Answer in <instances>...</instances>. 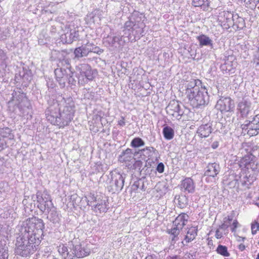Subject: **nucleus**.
Wrapping results in <instances>:
<instances>
[{
  "label": "nucleus",
  "mask_w": 259,
  "mask_h": 259,
  "mask_svg": "<svg viewBox=\"0 0 259 259\" xmlns=\"http://www.w3.org/2000/svg\"><path fill=\"white\" fill-rule=\"evenodd\" d=\"M58 65H60L61 66H63L65 68H69L72 69L70 65V60L68 58H64L60 60Z\"/></svg>",
  "instance_id": "46"
},
{
  "label": "nucleus",
  "mask_w": 259,
  "mask_h": 259,
  "mask_svg": "<svg viewBox=\"0 0 259 259\" xmlns=\"http://www.w3.org/2000/svg\"><path fill=\"white\" fill-rule=\"evenodd\" d=\"M145 142L140 137L134 138L131 142V146L134 148H137L145 145Z\"/></svg>",
  "instance_id": "39"
},
{
  "label": "nucleus",
  "mask_w": 259,
  "mask_h": 259,
  "mask_svg": "<svg viewBox=\"0 0 259 259\" xmlns=\"http://www.w3.org/2000/svg\"><path fill=\"white\" fill-rule=\"evenodd\" d=\"M181 188L183 191L189 193H193L195 190L194 181L190 178H186L181 182Z\"/></svg>",
  "instance_id": "21"
},
{
  "label": "nucleus",
  "mask_w": 259,
  "mask_h": 259,
  "mask_svg": "<svg viewBox=\"0 0 259 259\" xmlns=\"http://www.w3.org/2000/svg\"><path fill=\"white\" fill-rule=\"evenodd\" d=\"M164 165L162 162H159L158 163L156 170L160 174L163 172L164 170Z\"/></svg>",
  "instance_id": "51"
},
{
  "label": "nucleus",
  "mask_w": 259,
  "mask_h": 259,
  "mask_svg": "<svg viewBox=\"0 0 259 259\" xmlns=\"http://www.w3.org/2000/svg\"><path fill=\"white\" fill-rule=\"evenodd\" d=\"M36 200L38 202L37 207L40 211L45 212L52 208L54 206L51 200V196L46 191H38L36 194Z\"/></svg>",
  "instance_id": "8"
},
{
  "label": "nucleus",
  "mask_w": 259,
  "mask_h": 259,
  "mask_svg": "<svg viewBox=\"0 0 259 259\" xmlns=\"http://www.w3.org/2000/svg\"><path fill=\"white\" fill-rule=\"evenodd\" d=\"M157 151L156 149L152 146H147L138 150H136L134 152L135 155H139L142 159H144L148 162L153 157V154H155Z\"/></svg>",
  "instance_id": "16"
},
{
  "label": "nucleus",
  "mask_w": 259,
  "mask_h": 259,
  "mask_svg": "<svg viewBox=\"0 0 259 259\" xmlns=\"http://www.w3.org/2000/svg\"><path fill=\"white\" fill-rule=\"evenodd\" d=\"M162 133L164 138L167 140L173 139L175 135L174 130L169 126H166L163 128Z\"/></svg>",
  "instance_id": "36"
},
{
  "label": "nucleus",
  "mask_w": 259,
  "mask_h": 259,
  "mask_svg": "<svg viewBox=\"0 0 259 259\" xmlns=\"http://www.w3.org/2000/svg\"><path fill=\"white\" fill-rule=\"evenodd\" d=\"M234 102L230 97H220L218 100L215 108L222 113L231 112L234 108Z\"/></svg>",
  "instance_id": "12"
},
{
  "label": "nucleus",
  "mask_w": 259,
  "mask_h": 259,
  "mask_svg": "<svg viewBox=\"0 0 259 259\" xmlns=\"http://www.w3.org/2000/svg\"><path fill=\"white\" fill-rule=\"evenodd\" d=\"M188 218L189 217L187 214L185 213H181L177 217L174 222V224L175 226H178L182 229L186 225Z\"/></svg>",
  "instance_id": "29"
},
{
  "label": "nucleus",
  "mask_w": 259,
  "mask_h": 259,
  "mask_svg": "<svg viewBox=\"0 0 259 259\" xmlns=\"http://www.w3.org/2000/svg\"><path fill=\"white\" fill-rule=\"evenodd\" d=\"M108 200L105 198H101L100 197L95 196L94 195L90 197L88 200V205L92 207V209L96 212H106L109 209Z\"/></svg>",
  "instance_id": "5"
},
{
  "label": "nucleus",
  "mask_w": 259,
  "mask_h": 259,
  "mask_svg": "<svg viewBox=\"0 0 259 259\" xmlns=\"http://www.w3.org/2000/svg\"><path fill=\"white\" fill-rule=\"evenodd\" d=\"M252 62L255 67L259 68V44L258 45L256 50L253 53Z\"/></svg>",
  "instance_id": "43"
},
{
  "label": "nucleus",
  "mask_w": 259,
  "mask_h": 259,
  "mask_svg": "<svg viewBox=\"0 0 259 259\" xmlns=\"http://www.w3.org/2000/svg\"><path fill=\"white\" fill-rule=\"evenodd\" d=\"M74 75L75 72L72 71V74L69 75L66 79V82H68L71 86H75L76 84V80L74 77Z\"/></svg>",
  "instance_id": "47"
},
{
  "label": "nucleus",
  "mask_w": 259,
  "mask_h": 259,
  "mask_svg": "<svg viewBox=\"0 0 259 259\" xmlns=\"http://www.w3.org/2000/svg\"><path fill=\"white\" fill-rule=\"evenodd\" d=\"M238 109L242 117H246L252 110L251 103L248 98L244 97L239 102Z\"/></svg>",
  "instance_id": "15"
},
{
  "label": "nucleus",
  "mask_w": 259,
  "mask_h": 259,
  "mask_svg": "<svg viewBox=\"0 0 259 259\" xmlns=\"http://www.w3.org/2000/svg\"><path fill=\"white\" fill-rule=\"evenodd\" d=\"M197 39L199 41L200 47L209 46L211 48H213L212 40L207 35H200L197 37Z\"/></svg>",
  "instance_id": "30"
},
{
  "label": "nucleus",
  "mask_w": 259,
  "mask_h": 259,
  "mask_svg": "<svg viewBox=\"0 0 259 259\" xmlns=\"http://www.w3.org/2000/svg\"><path fill=\"white\" fill-rule=\"evenodd\" d=\"M186 255L187 256V257H186V259L188 258V259H195V257L194 256H195V254H191V253H187L186 254Z\"/></svg>",
  "instance_id": "64"
},
{
  "label": "nucleus",
  "mask_w": 259,
  "mask_h": 259,
  "mask_svg": "<svg viewBox=\"0 0 259 259\" xmlns=\"http://www.w3.org/2000/svg\"><path fill=\"white\" fill-rule=\"evenodd\" d=\"M130 18L133 21L135 24H139L138 28H142L144 24H143L142 21V14L137 11H134Z\"/></svg>",
  "instance_id": "31"
},
{
  "label": "nucleus",
  "mask_w": 259,
  "mask_h": 259,
  "mask_svg": "<svg viewBox=\"0 0 259 259\" xmlns=\"http://www.w3.org/2000/svg\"><path fill=\"white\" fill-rule=\"evenodd\" d=\"M234 63L231 61H226L223 64L220 66V69L224 74L229 75L234 73L235 67Z\"/></svg>",
  "instance_id": "25"
},
{
  "label": "nucleus",
  "mask_w": 259,
  "mask_h": 259,
  "mask_svg": "<svg viewBox=\"0 0 259 259\" xmlns=\"http://www.w3.org/2000/svg\"><path fill=\"white\" fill-rule=\"evenodd\" d=\"M254 181L253 177L249 178L245 176L242 180H241L242 186L245 187L247 188H249L250 186L252 184Z\"/></svg>",
  "instance_id": "42"
},
{
  "label": "nucleus",
  "mask_w": 259,
  "mask_h": 259,
  "mask_svg": "<svg viewBox=\"0 0 259 259\" xmlns=\"http://www.w3.org/2000/svg\"><path fill=\"white\" fill-rule=\"evenodd\" d=\"M220 171V167L216 163H209L205 168L204 176L212 178L215 177Z\"/></svg>",
  "instance_id": "22"
},
{
  "label": "nucleus",
  "mask_w": 259,
  "mask_h": 259,
  "mask_svg": "<svg viewBox=\"0 0 259 259\" xmlns=\"http://www.w3.org/2000/svg\"><path fill=\"white\" fill-rule=\"evenodd\" d=\"M0 136L3 138H8L10 140L13 139L14 138L12 130L8 127H0Z\"/></svg>",
  "instance_id": "34"
},
{
  "label": "nucleus",
  "mask_w": 259,
  "mask_h": 259,
  "mask_svg": "<svg viewBox=\"0 0 259 259\" xmlns=\"http://www.w3.org/2000/svg\"><path fill=\"white\" fill-rule=\"evenodd\" d=\"M122 38L123 36L110 32L106 37L103 38V42L110 50L113 51L123 46L124 41Z\"/></svg>",
  "instance_id": "6"
},
{
  "label": "nucleus",
  "mask_w": 259,
  "mask_h": 259,
  "mask_svg": "<svg viewBox=\"0 0 259 259\" xmlns=\"http://www.w3.org/2000/svg\"><path fill=\"white\" fill-rule=\"evenodd\" d=\"M245 168L247 169H250L253 171H257L258 166L256 163V159H254V161H251L248 166H246Z\"/></svg>",
  "instance_id": "49"
},
{
  "label": "nucleus",
  "mask_w": 259,
  "mask_h": 259,
  "mask_svg": "<svg viewBox=\"0 0 259 259\" xmlns=\"http://www.w3.org/2000/svg\"><path fill=\"white\" fill-rule=\"evenodd\" d=\"M217 251L224 256H230V253L228 252L227 247L226 246L219 245L217 248Z\"/></svg>",
  "instance_id": "41"
},
{
  "label": "nucleus",
  "mask_w": 259,
  "mask_h": 259,
  "mask_svg": "<svg viewBox=\"0 0 259 259\" xmlns=\"http://www.w3.org/2000/svg\"><path fill=\"white\" fill-rule=\"evenodd\" d=\"M235 13L229 11H222L219 13L218 21L222 26L225 29H229L234 24L233 18Z\"/></svg>",
  "instance_id": "13"
},
{
  "label": "nucleus",
  "mask_w": 259,
  "mask_h": 259,
  "mask_svg": "<svg viewBox=\"0 0 259 259\" xmlns=\"http://www.w3.org/2000/svg\"><path fill=\"white\" fill-rule=\"evenodd\" d=\"M219 146V142L218 141H214L213 142L211 145V147L212 149H215Z\"/></svg>",
  "instance_id": "63"
},
{
  "label": "nucleus",
  "mask_w": 259,
  "mask_h": 259,
  "mask_svg": "<svg viewBox=\"0 0 259 259\" xmlns=\"http://www.w3.org/2000/svg\"><path fill=\"white\" fill-rule=\"evenodd\" d=\"M69 245L73 246V251L77 258H82L90 254V248L84 242H80L78 238H74L69 242Z\"/></svg>",
  "instance_id": "7"
},
{
  "label": "nucleus",
  "mask_w": 259,
  "mask_h": 259,
  "mask_svg": "<svg viewBox=\"0 0 259 259\" xmlns=\"http://www.w3.org/2000/svg\"><path fill=\"white\" fill-rule=\"evenodd\" d=\"M258 149V147L257 146H253L250 151L248 152V154H250L253 153V154L256 156V154H258L259 152L257 151Z\"/></svg>",
  "instance_id": "59"
},
{
  "label": "nucleus",
  "mask_w": 259,
  "mask_h": 259,
  "mask_svg": "<svg viewBox=\"0 0 259 259\" xmlns=\"http://www.w3.org/2000/svg\"><path fill=\"white\" fill-rule=\"evenodd\" d=\"M136 156L133 150L130 148H127L123 151L118 157V160L122 163H127L132 162L135 160L134 156Z\"/></svg>",
  "instance_id": "20"
},
{
  "label": "nucleus",
  "mask_w": 259,
  "mask_h": 259,
  "mask_svg": "<svg viewBox=\"0 0 259 259\" xmlns=\"http://www.w3.org/2000/svg\"><path fill=\"white\" fill-rule=\"evenodd\" d=\"M72 69L69 68H65L58 65V67L55 69L54 73L56 80L59 83L61 88H63L65 87L66 79L69 75L72 74Z\"/></svg>",
  "instance_id": "11"
},
{
  "label": "nucleus",
  "mask_w": 259,
  "mask_h": 259,
  "mask_svg": "<svg viewBox=\"0 0 259 259\" xmlns=\"http://www.w3.org/2000/svg\"><path fill=\"white\" fill-rule=\"evenodd\" d=\"M134 161H135V162L133 164V168L135 169L138 168L139 169H140V168L143 165V162H142V161L140 160H135Z\"/></svg>",
  "instance_id": "53"
},
{
  "label": "nucleus",
  "mask_w": 259,
  "mask_h": 259,
  "mask_svg": "<svg viewBox=\"0 0 259 259\" xmlns=\"http://www.w3.org/2000/svg\"><path fill=\"white\" fill-rule=\"evenodd\" d=\"M188 94L187 98L193 108H202L209 103V97L205 87H201L198 91H191Z\"/></svg>",
  "instance_id": "4"
},
{
  "label": "nucleus",
  "mask_w": 259,
  "mask_h": 259,
  "mask_svg": "<svg viewBox=\"0 0 259 259\" xmlns=\"http://www.w3.org/2000/svg\"><path fill=\"white\" fill-rule=\"evenodd\" d=\"M257 230H259V224L256 222L251 225V232L253 235L256 234Z\"/></svg>",
  "instance_id": "52"
},
{
  "label": "nucleus",
  "mask_w": 259,
  "mask_h": 259,
  "mask_svg": "<svg viewBox=\"0 0 259 259\" xmlns=\"http://www.w3.org/2000/svg\"><path fill=\"white\" fill-rule=\"evenodd\" d=\"M76 70L79 71L81 75L84 76L89 80H92L94 78L91 67L88 64H79L76 67Z\"/></svg>",
  "instance_id": "19"
},
{
  "label": "nucleus",
  "mask_w": 259,
  "mask_h": 259,
  "mask_svg": "<svg viewBox=\"0 0 259 259\" xmlns=\"http://www.w3.org/2000/svg\"><path fill=\"white\" fill-rule=\"evenodd\" d=\"M40 242V239L20 232L16 238L15 253L23 257H29L37 249Z\"/></svg>",
  "instance_id": "2"
},
{
  "label": "nucleus",
  "mask_w": 259,
  "mask_h": 259,
  "mask_svg": "<svg viewBox=\"0 0 259 259\" xmlns=\"http://www.w3.org/2000/svg\"><path fill=\"white\" fill-rule=\"evenodd\" d=\"M209 0H192V5L195 7H200L203 11H207L210 8Z\"/></svg>",
  "instance_id": "28"
},
{
  "label": "nucleus",
  "mask_w": 259,
  "mask_h": 259,
  "mask_svg": "<svg viewBox=\"0 0 259 259\" xmlns=\"http://www.w3.org/2000/svg\"><path fill=\"white\" fill-rule=\"evenodd\" d=\"M57 27H58V26H57L56 24L52 25L50 27V28H49L50 31L52 35H54L57 32V31H58Z\"/></svg>",
  "instance_id": "57"
},
{
  "label": "nucleus",
  "mask_w": 259,
  "mask_h": 259,
  "mask_svg": "<svg viewBox=\"0 0 259 259\" xmlns=\"http://www.w3.org/2000/svg\"><path fill=\"white\" fill-rule=\"evenodd\" d=\"M175 199L178 200V205L180 208H184L188 204V199L184 195H177Z\"/></svg>",
  "instance_id": "38"
},
{
  "label": "nucleus",
  "mask_w": 259,
  "mask_h": 259,
  "mask_svg": "<svg viewBox=\"0 0 259 259\" xmlns=\"http://www.w3.org/2000/svg\"><path fill=\"white\" fill-rule=\"evenodd\" d=\"M246 124L242 125V128L248 129V133L252 136H256L259 133V114L253 117L251 121L246 120Z\"/></svg>",
  "instance_id": "14"
},
{
  "label": "nucleus",
  "mask_w": 259,
  "mask_h": 259,
  "mask_svg": "<svg viewBox=\"0 0 259 259\" xmlns=\"http://www.w3.org/2000/svg\"><path fill=\"white\" fill-rule=\"evenodd\" d=\"M198 232V228L196 227H191L188 229V230L187 233V235L188 236H191L192 238L195 239L197 235Z\"/></svg>",
  "instance_id": "44"
},
{
  "label": "nucleus",
  "mask_w": 259,
  "mask_h": 259,
  "mask_svg": "<svg viewBox=\"0 0 259 259\" xmlns=\"http://www.w3.org/2000/svg\"><path fill=\"white\" fill-rule=\"evenodd\" d=\"M118 124L122 126L125 125L124 118L123 116H122L121 119L118 121Z\"/></svg>",
  "instance_id": "62"
},
{
  "label": "nucleus",
  "mask_w": 259,
  "mask_h": 259,
  "mask_svg": "<svg viewBox=\"0 0 259 259\" xmlns=\"http://www.w3.org/2000/svg\"><path fill=\"white\" fill-rule=\"evenodd\" d=\"M93 52L100 55L103 52V50L100 49L99 47H97L94 44Z\"/></svg>",
  "instance_id": "56"
},
{
  "label": "nucleus",
  "mask_w": 259,
  "mask_h": 259,
  "mask_svg": "<svg viewBox=\"0 0 259 259\" xmlns=\"http://www.w3.org/2000/svg\"><path fill=\"white\" fill-rule=\"evenodd\" d=\"M196 80L195 79L192 80L187 83L185 92L187 97H189L188 93H189L191 91L192 92L193 91H194V90L198 91L200 89L199 87L196 85Z\"/></svg>",
  "instance_id": "37"
},
{
  "label": "nucleus",
  "mask_w": 259,
  "mask_h": 259,
  "mask_svg": "<svg viewBox=\"0 0 259 259\" xmlns=\"http://www.w3.org/2000/svg\"><path fill=\"white\" fill-rule=\"evenodd\" d=\"M238 225V222H237V220H234L233 223V227L231 228V231L232 232H235L236 231V228L237 227V226Z\"/></svg>",
  "instance_id": "60"
},
{
  "label": "nucleus",
  "mask_w": 259,
  "mask_h": 259,
  "mask_svg": "<svg viewBox=\"0 0 259 259\" xmlns=\"http://www.w3.org/2000/svg\"><path fill=\"white\" fill-rule=\"evenodd\" d=\"M132 189L134 191H137L138 190H140L143 191H145L146 187L145 186L144 184V179H139L137 181H135L132 186Z\"/></svg>",
  "instance_id": "35"
},
{
  "label": "nucleus",
  "mask_w": 259,
  "mask_h": 259,
  "mask_svg": "<svg viewBox=\"0 0 259 259\" xmlns=\"http://www.w3.org/2000/svg\"><path fill=\"white\" fill-rule=\"evenodd\" d=\"M125 176L124 174H121L117 172L112 174L111 180L108 186L109 191L113 193L120 191L124 186Z\"/></svg>",
  "instance_id": "9"
},
{
  "label": "nucleus",
  "mask_w": 259,
  "mask_h": 259,
  "mask_svg": "<svg viewBox=\"0 0 259 259\" xmlns=\"http://www.w3.org/2000/svg\"><path fill=\"white\" fill-rule=\"evenodd\" d=\"M48 214L47 219L54 224H59L61 218V214L59 213L56 208L53 206L50 209L47 211Z\"/></svg>",
  "instance_id": "24"
},
{
  "label": "nucleus",
  "mask_w": 259,
  "mask_h": 259,
  "mask_svg": "<svg viewBox=\"0 0 259 259\" xmlns=\"http://www.w3.org/2000/svg\"><path fill=\"white\" fill-rule=\"evenodd\" d=\"M233 25L232 26L235 30L243 29L245 26V21L243 18L239 17L238 14L235 13L233 18Z\"/></svg>",
  "instance_id": "26"
},
{
  "label": "nucleus",
  "mask_w": 259,
  "mask_h": 259,
  "mask_svg": "<svg viewBox=\"0 0 259 259\" xmlns=\"http://www.w3.org/2000/svg\"><path fill=\"white\" fill-rule=\"evenodd\" d=\"M9 32L6 30H3L0 27V40H6L9 36Z\"/></svg>",
  "instance_id": "50"
},
{
  "label": "nucleus",
  "mask_w": 259,
  "mask_h": 259,
  "mask_svg": "<svg viewBox=\"0 0 259 259\" xmlns=\"http://www.w3.org/2000/svg\"><path fill=\"white\" fill-rule=\"evenodd\" d=\"M256 159V156L253 153L245 155L240 161V166L245 167L251 162Z\"/></svg>",
  "instance_id": "32"
},
{
  "label": "nucleus",
  "mask_w": 259,
  "mask_h": 259,
  "mask_svg": "<svg viewBox=\"0 0 259 259\" xmlns=\"http://www.w3.org/2000/svg\"><path fill=\"white\" fill-rule=\"evenodd\" d=\"M70 199L72 201V205L74 207L79 206V204L78 203L82 201L80 197H78L76 194L72 195L71 196Z\"/></svg>",
  "instance_id": "45"
},
{
  "label": "nucleus",
  "mask_w": 259,
  "mask_h": 259,
  "mask_svg": "<svg viewBox=\"0 0 259 259\" xmlns=\"http://www.w3.org/2000/svg\"><path fill=\"white\" fill-rule=\"evenodd\" d=\"M180 229H181L180 227L178 226H175L174 228L167 230V233L171 236V244H174L176 241L178 240V235L180 233Z\"/></svg>",
  "instance_id": "33"
},
{
  "label": "nucleus",
  "mask_w": 259,
  "mask_h": 259,
  "mask_svg": "<svg viewBox=\"0 0 259 259\" xmlns=\"http://www.w3.org/2000/svg\"><path fill=\"white\" fill-rule=\"evenodd\" d=\"M212 132V124L211 123H207L199 126L197 129V133L201 138H207Z\"/></svg>",
  "instance_id": "23"
},
{
  "label": "nucleus",
  "mask_w": 259,
  "mask_h": 259,
  "mask_svg": "<svg viewBox=\"0 0 259 259\" xmlns=\"http://www.w3.org/2000/svg\"><path fill=\"white\" fill-rule=\"evenodd\" d=\"M45 229V223L42 219L33 217L26 220L25 224L21 227L20 232L35 237L41 241L44 236L43 230Z\"/></svg>",
  "instance_id": "3"
},
{
  "label": "nucleus",
  "mask_w": 259,
  "mask_h": 259,
  "mask_svg": "<svg viewBox=\"0 0 259 259\" xmlns=\"http://www.w3.org/2000/svg\"><path fill=\"white\" fill-rule=\"evenodd\" d=\"M69 246L70 247H67L64 244L60 245L58 247L59 254L64 259H77L73 251V246Z\"/></svg>",
  "instance_id": "18"
},
{
  "label": "nucleus",
  "mask_w": 259,
  "mask_h": 259,
  "mask_svg": "<svg viewBox=\"0 0 259 259\" xmlns=\"http://www.w3.org/2000/svg\"><path fill=\"white\" fill-rule=\"evenodd\" d=\"M20 96L21 97L22 99H21V102H19V103L18 104V108L21 109H22L23 106L27 107L28 108L29 103L27 101V99L26 98H25V97H23V95H20Z\"/></svg>",
  "instance_id": "48"
},
{
  "label": "nucleus",
  "mask_w": 259,
  "mask_h": 259,
  "mask_svg": "<svg viewBox=\"0 0 259 259\" xmlns=\"http://www.w3.org/2000/svg\"><path fill=\"white\" fill-rule=\"evenodd\" d=\"M185 108L184 106H181L180 103L178 101L172 100L170 101L166 107V111L168 114L180 120L184 113L183 108Z\"/></svg>",
  "instance_id": "10"
},
{
  "label": "nucleus",
  "mask_w": 259,
  "mask_h": 259,
  "mask_svg": "<svg viewBox=\"0 0 259 259\" xmlns=\"http://www.w3.org/2000/svg\"><path fill=\"white\" fill-rule=\"evenodd\" d=\"M247 5H251L252 7H255L259 3V0H243Z\"/></svg>",
  "instance_id": "54"
},
{
  "label": "nucleus",
  "mask_w": 259,
  "mask_h": 259,
  "mask_svg": "<svg viewBox=\"0 0 259 259\" xmlns=\"http://www.w3.org/2000/svg\"><path fill=\"white\" fill-rule=\"evenodd\" d=\"M93 46L94 44L88 42L80 47L76 48L74 51L75 57L79 59L87 56L90 53L93 52Z\"/></svg>",
  "instance_id": "17"
},
{
  "label": "nucleus",
  "mask_w": 259,
  "mask_h": 259,
  "mask_svg": "<svg viewBox=\"0 0 259 259\" xmlns=\"http://www.w3.org/2000/svg\"><path fill=\"white\" fill-rule=\"evenodd\" d=\"M7 147V144L5 140L0 138V151Z\"/></svg>",
  "instance_id": "58"
},
{
  "label": "nucleus",
  "mask_w": 259,
  "mask_h": 259,
  "mask_svg": "<svg viewBox=\"0 0 259 259\" xmlns=\"http://www.w3.org/2000/svg\"><path fill=\"white\" fill-rule=\"evenodd\" d=\"M7 58L6 53L3 50L0 49V62L3 63Z\"/></svg>",
  "instance_id": "55"
},
{
  "label": "nucleus",
  "mask_w": 259,
  "mask_h": 259,
  "mask_svg": "<svg viewBox=\"0 0 259 259\" xmlns=\"http://www.w3.org/2000/svg\"><path fill=\"white\" fill-rule=\"evenodd\" d=\"M194 239H195L192 238L191 236H188L187 235H186L185 237L184 241H185V242L186 243H188L191 242Z\"/></svg>",
  "instance_id": "61"
},
{
  "label": "nucleus",
  "mask_w": 259,
  "mask_h": 259,
  "mask_svg": "<svg viewBox=\"0 0 259 259\" xmlns=\"http://www.w3.org/2000/svg\"><path fill=\"white\" fill-rule=\"evenodd\" d=\"M64 36L66 38L65 42L71 44L78 38L79 32L75 29H70L69 32H67L64 34Z\"/></svg>",
  "instance_id": "27"
},
{
  "label": "nucleus",
  "mask_w": 259,
  "mask_h": 259,
  "mask_svg": "<svg viewBox=\"0 0 259 259\" xmlns=\"http://www.w3.org/2000/svg\"><path fill=\"white\" fill-rule=\"evenodd\" d=\"M48 107L45 114L48 120L60 127L67 126L73 119L75 112V104L72 98L66 99L62 96L46 97Z\"/></svg>",
  "instance_id": "1"
},
{
  "label": "nucleus",
  "mask_w": 259,
  "mask_h": 259,
  "mask_svg": "<svg viewBox=\"0 0 259 259\" xmlns=\"http://www.w3.org/2000/svg\"><path fill=\"white\" fill-rule=\"evenodd\" d=\"M139 24H135L134 23L132 19L129 18V20L125 22L124 25V28L125 29L127 30L128 31H132L133 33V31L138 29L139 27L138 25Z\"/></svg>",
  "instance_id": "40"
}]
</instances>
